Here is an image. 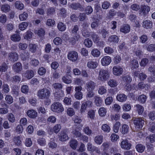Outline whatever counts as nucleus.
<instances>
[{
	"label": "nucleus",
	"mask_w": 155,
	"mask_h": 155,
	"mask_svg": "<svg viewBox=\"0 0 155 155\" xmlns=\"http://www.w3.org/2000/svg\"><path fill=\"white\" fill-rule=\"evenodd\" d=\"M51 95L50 91L45 87L38 90L37 95L39 98L41 99H48Z\"/></svg>",
	"instance_id": "obj_1"
},
{
	"label": "nucleus",
	"mask_w": 155,
	"mask_h": 155,
	"mask_svg": "<svg viewBox=\"0 0 155 155\" xmlns=\"http://www.w3.org/2000/svg\"><path fill=\"white\" fill-rule=\"evenodd\" d=\"M109 76L108 70L101 69L99 71L98 79L102 81H105L109 78Z\"/></svg>",
	"instance_id": "obj_2"
},
{
	"label": "nucleus",
	"mask_w": 155,
	"mask_h": 155,
	"mask_svg": "<svg viewBox=\"0 0 155 155\" xmlns=\"http://www.w3.org/2000/svg\"><path fill=\"white\" fill-rule=\"evenodd\" d=\"M51 109L53 111L57 113L61 112L64 109L61 104L59 102H54L51 106Z\"/></svg>",
	"instance_id": "obj_3"
},
{
	"label": "nucleus",
	"mask_w": 155,
	"mask_h": 155,
	"mask_svg": "<svg viewBox=\"0 0 155 155\" xmlns=\"http://www.w3.org/2000/svg\"><path fill=\"white\" fill-rule=\"evenodd\" d=\"M133 121L135 127L138 129H141L144 124V121L141 118H135Z\"/></svg>",
	"instance_id": "obj_4"
},
{
	"label": "nucleus",
	"mask_w": 155,
	"mask_h": 155,
	"mask_svg": "<svg viewBox=\"0 0 155 155\" xmlns=\"http://www.w3.org/2000/svg\"><path fill=\"white\" fill-rule=\"evenodd\" d=\"M68 129H65L61 131L59 134V140L61 141H64L69 139L67 134Z\"/></svg>",
	"instance_id": "obj_5"
},
{
	"label": "nucleus",
	"mask_w": 155,
	"mask_h": 155,
	"mask_svg": "<svg viewBox=\"0 0 155 155\" xmlns=\"http://www.w3.org/2000/svg\"><path fill=\"white\" fill-rule=\"evenodd\" d=\"M69 7L72 9L75 10L79 9L81 11H82L84 9L83 6L78 2L73 3L69 5Z\"/></svg>",
	"instance_id": "obj_6"
},
{
	"label": "nucleus",
	"mask_w": 155,
	"mask_h": 155,
	"mask_svg": "<svg viewBox=\"0 0 155 155\" xmlns=\"http://www.w3.org/2000/svg\"><path fill=\"white\" fill-rule=\"evenodd\" d=\"M68 58L73 61H76L78 58V53L75 51H71L68 54Z\"/></svg>",
	"instance_id": "obj_7"
},
{
	"label": "nucleus",
	"mask_w": 155,
	"mask_h": 155,
	"mask_svg": "<svg viewBox=\"0 0 155 155\" xmlns=\"http://www.w3.org/2000/svg\"><path fill=\"white\" fill-rule=\"evenodd\" d=\"M150 11V7L147 5H144L141 8L140 11V14L143 17H145Z\"/></svg>",
	"instance_id": "obj_8"
},
{
	"label": "nucleus",
	"mask_w": 155,
	"mask_h": 155,
	"mask_svg": "<svg viewBox=\"0 0 155 155\" xmlns=\"http://www.w3.org/2000/svg\"><path fill=\"white\" fill-rule=\"evenodd\" d=\"M113 72L114 75L119 76L122 74L123 69L121 67L116 66L113 68Z\"/></svg>",
	"instance_id": "obj_9"
},
{
	"label": "nucleus",
	"mask_w": 155,
	"mask_h": 155,
	"mask_svg": "<svg viewBox=\"0 0 155 155\" xmlns=\"http://www.w3.org/2000/svg\"><path fill=\"white\" fill-rule=\"evenodd\" d=\"M111 59L109 56H105L102 58L101 60V63L103 66L108 65L111 62Z\"/></svg>",
	"instance_id": "obj_10"
},
{
	"label": "nucleus",
	"mask_w": 155,
	"mask_h": 155,
	"mask_svg": "<svg viewBox=\"0 0 155 155\" xmlns=\"http://www.w3.org/2000/svg\"><path fill=\"white\" fill-rule=\"evenodd\" d=\"M12 68L14 72L18 73L22 70V67L21 64L19 62H18L13 64Z\"/></svg>",
	"instance_id": "obj_11"
},
{
	"label": "nucleus",
	"mask_w": 155,
	"mask_h": 155,
	"mask_svg": "<svg viewBox=\"0 0 155 155\" xmlns=\"http://www.w3.org/2000/svg\"><path fill=\"white\" fill-rule=\"evenodd\" d=\"M8 59L11 61L14 62L17 61L18 59V55L15 52H12L9 54Z\"/></svg>",
	"instance_id": "obj_12"
},
{
	"label": "nucleus",
	"mask_w": 155,
	"mask_h": 155,
	"mask_svg": "<svg viewBox=\"0 0 155 155\" xmlns=\"http://www.w3.org/2000/svg\"><path fill=\"white\" fill-rule=\"evenodd\" d=\"M23 76L26 78L28 79H30L33 77L34 75V71L32 70H29L26 71L22 74Z\"/></svg>",
	"instance_id": "obj_13"
},
{
	"label": "nucleus",
	"mask_w": 155,
	"mask_h": 155,
	"mask_svg": "<svg viewBox=\"0 0 155 155\" xmlns=\"http://www.w3.org/2000/svg\"><path fill=\"white\" fill-rule=\"evenodd\" d=\"M131 145V143H129L127 140H123L121 143V147L124 149H130Z\"/></svg>",
	"instance_id": "obj_14"
},
{
	"label": "nucleus",
	"mask_w": 155,
	"mask_h": 155,
	"mask_svg": "<svg viewBox=\"0 0 155 155\" xmlns=\"http://www.w3.org/2000/svg\"><path fill=\"white\" fill-rule=\"evenodd\" d=\"M87 90H93L96 86V83L92 81H90L86 84Z\"/></svg>",
	"instance_id": "obj_15"
},
{
	"label": "nucleus",
	"mask_w": 155,
	"mask_h": 155,
	"mask_svg": "<svg viewBox=\"0 0 155 155\" xmlns=\"http://www.w3.org/2000/svg\"><path fill=\"white\" fill-rule=\"evenodd\" d=\"M91 102L90 101L84 102L82 104L80 109V112L81 113H84L86 110V108L88 106L90 105Z\"/></svg>",
	"instance_id": "obj_16"
},
{
	"label": "nucleus",
	"mask_w": 155,
	"mask_h": 155,
	"mask_svg": "<svg viewBox=\"0 0 155 155\" xmlns=\"http://www.w3.org/2000/svg\"><path fill=\"white\" fill-rule=\"evenodd\" d=\"M98 65V63L96 61L92 60L89 61L87 63V66L89 68L94 69L96 68Z\"/></svg>",
	"instance_id": "obj_17"
},
{
	"label": "nucleus",
	"mask_w": 155,
	"mask_h": 155,
	"mask_svg": "<svg viewBox=\"0 0 155 155\" xmlns=\"http://www.w3.org/2000/svg\"><path fill=\"white\" fill-rule=\"evenodd\" d=\"M26 114L28 117L33 119L35 118L37 115V112L33 110H28L27 111Z\"/></svg>",
	"instance_id": "obj_18"
},
{
	"label": "nucleus",
	"mask_w": 155,
	"mask_h": 155,
	"mask_svg": "<svg viewBox=\"0 0 155 155\" xmlns=\"http://www.w3.org/2000/svg\"><path fill=\"white\" fill-rule=\"evenodd\" d=\"M1 10L4 12L6 13L8 12L10 10V6L8 4H4L1 6Z\"/></svg>",
	"instance_id": "obj_19"
},
{
	"label": "nucleus",
	"mask_w": 155,
	"mask_h": 155,
	"mask_svg": "<svg viewBox=\"0 0 155 155\" xmlns=\"http://www.w3.org/2000/svg\"><path fill=\"white\" fill-rule=\"evenodd\" d=\"M94 103L97 106H100L102 104L103 100L101 98L98 96L94 97Z\"/></svg>",
	"instance_id": "obj_20"
},
{
	"label": "nucleus",
	"mask_w": 155,
	"mask_h": 155,
	"mask_svg": "<svg viewBox=\"0 0 155 155\" xmlns=\"http://www.w3.org/2000/svg\"><path fill=\"white\" fill-rule=\"evenodd\" d=\"M137 151L139 153H142L145 149V146L141 144H137L135 147Z\"/></svg>",
	"instance_id": "obj_21"
},
{
	"label": "nucleus",
	"mask_w": 155,
	"mask_h": 155,
	"mask_svg": "<svg viewBox=\"0 0 155 155\" xmlns=\"http://www.w3.org/2000/svg\"><path fill=\"white\" fill-rule=\"evenodd\" d=\"M136 110L137 112L139 115H141L144 111L143 107L139 104H137L134 107Z\"/></svg>",
	"instance_id": "obj_22"
},
{
	"label": "nucleus",
	"mask_w": 155,
	"mask_h": 155,
	"mask_svg": "<svg viewBox=\"0 0 155 155\" xmlns=\"http://www.w3.org/2000/svg\"><path fill=\"white\" fill-rule=\"evenodd\" d=\"M10 38L12 41L14 42L19 41L21 39V36L18 34H13L11 36Z\"/></svg>",
	"instance_id": "obj_23"
},
{
	"label": "nucleus",
	"mask_w": 155,
	"mask_h": 155,
	"mask_svg": "<svg viewBox=\"0 0 155 155\" xmlns=\"http://www.w3.org/2000/svg\"><path fill=\"white\" fill-rule=\"evenodd\" d=\"M130 30V27L128 25H126L122 27L120 29V31L124 33H127L129 32Z\"/></svg>",
	"instance_id": "obj_24"
},
{
	"label": "nucleus",
	"mask_w": 155,
	"mask_h": 155,
	"mask_svg": "<svg viewBox=\"0 0 155 155\" xmlns=\"http://www.w3.org/2000/svg\"><path fill=\"white\" fill-rule=\"evenodd\" d=\"M117 98L118 101L123 102L126 100L127 97L124 94H120L117 95Z\"/></svg>",
	"instance_id": "obj_25"
},
{
	"label": "nucleus",
	"mask_w": 155,
	"mask_h": 155,
	"mask_svg": "<svg viewBox=\"0 0 155 155\" xmlns=\"http://www.w3.org/2000/svg\"><path fill=\"white\" fill-rule=\"evenodd\" d=\"M119 39L118 37L116 35H112L109 37L108 39L109 41L114 43H117Z\"/></svg>",
	"instance_id": "obj_26"
},
{
	"label": "nucleus",
	"mask_w": 155,
	"mask_h": 155,
	"mask_svg": "<svg viewBox=\"0 0 155 155\" xmlns=\"http://www.w3.org/2000/svg\"><path fill=\"white\" fill-rule=\"evenodd\" d=\"M93 44L92 41L89 38L85 39L84 42V44L85 46L88 48H91Z\"/></svg>",
	"instance_id": "obj_27"
},
{
	"label": "nucleus",
	"mask_w": 155,
	"mask_h": 155,
	"mask_svg": "<svg viewBox=\"0 0 155 155\" xmlns=\"http://www.w3.org/2000/svg\"><path fill=\"white\" fill-rule=\"evenodd\" d=\"M143 26L146 28H150L152 27V22L149 20H146L143 22Z\"/></svg>",
	"instance_id": "obj_28"
},
{
	"label": "nucleus",
	"mask_w": 155,
	"mask_h": 155,
	"mask_svg": "<svg viewBox=\"0 0 155 155\" xmlns=\"http://www.w3.org/2000/svg\"><path fill=\"white\" fill-rule=\"evenodd\" d=\"M15 6L16 8L21 10H22L24 7L23 4L21 2L18 1H16L15 2Z\"/></svg>",
	"instance_id": "obj_29"
},
{
	"label": "nucleus",
	"mask_w": 155,
	"mask_h": 155,
	"mask_svg": "<svg viewBox=\"0 0 155 155\" xmlns=\"http://www.w3.org/2000/svg\"><path fill=\"white\" fill-rule=\"evenodd\" d=\"M108 84L110 87H116L118 84L117 82L114 79H110L108 82Z\"/></svg>",
	"instance_id": "obj_30"
},
{
	"label": "nucleus",
	"mask_w": 155,
	"mask_h": 155,
	"mask_svg": "<svg viewBox=\"0 0 155 155\" xmlns=\"http://www.w3.org/2000/svg\"><path fill=\"white\" fill-rule=\"evenodd\" d=\"M64 91L61 90L54 94V96L58 100L64 97Z\"/></svg>",
	"instance_id": "obj_31"
},
{
	"label": "nucleus",
	"mask_w": 155,
	"mask_h": 155,
	"mask_svg": "<svg viewBox=\"0 0 155 155\" xmlns=\"http://www.w3.org/2000/svg\"><path fill=\"white\" fill-rule=\"evenodd\" d=\"M129 127V126L126 124H124L122 126L121 130V133L123 134H125L128 132Z\"/></svg>",
	"instance_id": "obj_32"
},
{
	"label": "nucleus",
	"mask_w": 155,
	"mask_h": 155,
	"mask_svg": "<svg viewBox=\"0 0 155 155\" xmlns=\"http://www.w3.org/2000/svg\"><path fill=\"white\" fill-rule=\"evenodd\" d=\"M57 27L58 30L61 31H64L66 28L65 25L61 22H59L58 23Z\"/></svg>",
	"instance_id": "obj_33"
},
{
	"label": "nucleus",
	"mask_w": 155,
	"mask_h": 155,
	"mask_svg": "<svg viewBox=\"0 0 155 155\" xmlns=\"http://www.w3.org/2000/svg\"><path fill=\"white\" fill-rule=\"evenodd\" d=\"M70 145L72 148L76 149L78 146L77 141L75 139L71 140L70 142Z\"/></svg>",
	"instance_id": "obj_34"
},
{
	"label": "nucleus",
	"mask_w": 155,
	"mask_h": 155,
	"mask_svg": "<svg viewBox=\"0 0 155 155\" xmlns=\"http://www.w3.org/2000/svg\"><path fill=\"white\" fill-rule=\"evenodd\" d=\"M100 51L97 49L94 48L91 51V54L94 57H98L100 54Z\"/></svg>",
	"instance_id": "obj_35"
},
{
	"label": "nucleus",
	"mask_w": 155,
	"mask_h": 155,
	"mask_svg": "<svg viewBox=\"0 0 155 155\" xmlns=\"http://www.w3.org/2000/svg\"><path fill=\"white\" fill-rule=\"evenodd\" d=\"M28 15L26 12H24L23 13L20 15L19 16V18L21 21H25L27 18Z\"/></svg>",
	"instance_id": "obj_36"
},
{
	"label": "nucleus",
	"mask_w": 155,
	"mask_h": 155,
	"mask_svg": "<svg viewBox=\"0 0 155 155\" xmlns=\"http://www.w3.org/2000/svg\"><path fill=\"white\" fill-rule=\"evenodd\" d=\"M94 95V93L93 90H87L86 97L87 100L93 97Z\"/></svg>",
	"instance_id": "obj_37"
},
{
	"label": "nucleus",
	"mask_w": 155,
	"mask_h": 155,
	"mask_svg": "<svg viewBox=\"0 0 155 155\" xmlns=\"http://www.w3.org/2000/svg\"><path fill=\"white\" fill-rule=\"evenodd\" d=\"M130 64L132 66L131 69L133 70L139 67L138 61L135 60H133L131 61Z\"/></svg>",
	"instance_id": "obj_38"
},
{
	"label": "nucleus",
	"mask_w": 155,
	"mask_h": 155,
	"mask_svg": "<svg viewBox=\"0 0 155 155\" xmlns=\"http://www.w3.org/2000/svg\"><path fill=\"white\" fill-rule=\"evenodd\" d=\"M28 24L26 22H22L19 25V28L21 31H23L28 26Z\"/></svg>",
	"instance_id": "obj_39"
},
{
	"label": "nucleus",
	"mask_w": 155,
	"mask_h": 155,
	"mask_svg": "<svg viewBox=\"0 0 155 155\" xmlns=\"http://www.w3.org/2000/svg\"><path fill=\"white\" fill-rule=\"evenodd\" d=\"M37 48V46L35 44H30L29 46V51L33 53L36 52Z\"/></svg>",
	"instance_id": "obj_40"
},
{
	"label": "nucleus",
	"mask_w": 155,
	"mask_h": 155,
	"mask_svg": "<svg viewBox=\"0 0 155 155\" xmlns=\"http://www.w3.org/2000/svg\"><path fill=\"white\" fill-rule=\"evenodd\" d=\"M146 49L147 51L150 52H153L155 51V44H150L147 45L146 46Z\"/></svg>",
	"instance_id": "obj_41"
},
{
	"label": "nucleus",
	"mask_w": 155,
	"mask_h": 155,
	"mask_svg": "<svg viewBox=\"0 0 155 155\" xmlns=\"http://www.w3.org/2000/svg\"><path fill=\"white\" fill-rule=\"evenodd\" d=\"M103 136H97L94 138V141L97 144H100L103 142Z\"/></svg>",
	"instance_id": "obj_42"
},
{
	"label": "nucleus",
	"mask_w": 155,
	"mask_h": 155,
	"mask_svg": "<svg viewBox=\"0 0 155 155\" xmlns=\"http://www.w3.org/2000/svg\"><path fill=\"white\" fill-rule=\"evenodd\" d=\"M8 119L9 121L12 123L15 122V118L14 115L12 113H9L8 114Z\"/></svg>",
	"instance_id": "obj_43"
},
{
	"label": "nucleus",
	"mask_w": 155,
	"mask_h": 155,
	"mask_svg": "<svg viewBox=\"0 0 155 155\" xmlns=\"http://www.w3.org/2000/svg\"><path fill=\"white\" fill-rule=\"evenodd\" d=\"M147 97L145 95H140L138 97V101L139 102L141 103H144L146 101Z\"/></svg>",
	"instance_id": "obj_44"
},
{
	"label": "nucleus",
	"mask_w": 155,
	"mask_h": 155,
	"mask_svg": "<svg viewBox=\"0 0 155 155\" xmlns=\"http://www.w3.org/2000/svg\"><path fill=\"white\" fill-rule=\"evenodd\" d=\"M146 140L147 141H149L151 143H153L155 142V135H150L149 136L147 137Z\"/></svg>",
	"instance_id": "obj_45"
},
{
	"label": "nucleus",
	"mask_w": 155,
	"mask_h": 155,
	"mask_svg": "<svg viewBox=\"0 0 155 155\" xmlns=\"http://www.w3.org/2000/svg\"><path fill=\"white\" fill-rule=\"evenodd\" d=\"M71 133L74 135V137L76 138L80 137L81 135L80 132L76 129H74Z\"/></svg>",
	"instance_id": "obj_46"
},
{
	"label": "nucleus",
	"mask_w": 155,
	"mask_h": 155,
	"mask_svg": "<svg viewBox=\"0 0 155 155\" xmlns=\"http://www.w3.org/2000/svg\"><path fill=\"white\" fill-rule=\"evenodd\" d=\"M13 141L15 144L17 146H20L21 144V138L19 136L15 137L13 139Z\"/></svg>",
	"instance_id": "obj_47"
},
{
	"label": "nucleus",
	"mask_w": 155,
	"mask_h": 155,
	"mask_svg": "<svg viewBox=\"0 0 155 155\" xmlns=\"http://www.w3.org/2000/svg\"><path fill=\"white\" fill-rule=\"evenodd\" d=\"M101 129L104 132H109L110 130V127L107 124H103L101 126Z\"/></svg>",
	"instance_id": "obj_48"
},
{
	"label": "nucleus",
	"mask_w": 155,
	"mask_h": 155,
	"mask_svg": "<svg viewBox=\"0 0 155 155\" xmlns=\"http://www.w3.org/2000/svg\"><path fill=\"white\" fill-rule=\"evenodd\" d=\"M110 5V2L107 1H105L102 4V8L104 9H107Z\"/></svg>",
	"instance_id": "obj_49"
},
{
	"label": "nucleus",
	"mask_w": 155,
	"mask_h": 155,
	"mask_svg": "<svg viewBox=\"0 0 155 155\" xmlns=\"http://www.w3.org/2000/svg\"><path fill=\"white\" fill-rule=\"evenodd\" d=\"M93 11V9L91 6H88L85 9V14L89 15L91 14Z\"/></svg>",
	"instance_id": "obj_50"
},
{
	"label": "nucleus",
	"mask_w": 155,
	"mask_h": 155,
	"mask_svg": "<svg viewBox=\"0 0 155 155\" xmlns=\"http://www.w3.org/2000/svg\"><path fill=\"white\" fill-rule=\"evenodd\" d=\"M107 92V90L106 87L103 86L99 87L98 91V93L100 94H103Z\"/></svg>",
	"instance_id": "obj_51"
},
{
	"label": "nucleus",
	"mask_w": 155,
	"mask_h": 155,
	"mask_svg": "<svg viewBox=\"0 0 155 155\" xmlns=\"http://www.w3.org/2000/svg\"><path fill=\"white\" fill-rule=\"evenodd\" d=\"M120 125V123L119 122H117L115 123L113 127V130L114 132L117 133L118 132Z\"/></svg>",
	"instance_id": "obj_52"
},
{
	"label": "nucleus",
	"mask_w": 155,
	"mask_h": 155,
	"mask_svg": "<svg viewBox=\"0 0 155 155\" xmlns=\"http://www.w3.org/2000/svg\"><path fill=\"white\" fill-rule=\"evenodd\" d=\"M5 100L8 104H10L13 102V98L10 95H7L5 97Z\"/></svg>",
	"instance_id": "obj_53"
},
{
	"label": "nucleus",
	"mask_w": 155,
	"mask_h": 155,
	"mask_svg": "<svg viewBox=\"0 0 155 155\" xmlns=\"http://www.w3.org/2000/svg\"><path fill=\"white\" fill-rule=\"evenodd\" d=\"M87 150L89 151L93 152L96 150V147L92 145L91 143H88L87 144Z\"/></svg>",
	"instance_id": "obj_54"
},
{
	"label": "nucleus",
	"mask_w": 155,
	"mask_h": 155,
	"mask_svg": "<svg viewBox=\"0 0 155 155\" xmlns=\"http://www.w3.org/2000/svg\"><path fill=\"white\" fill-rule=\"evenodd\" d=\"M8 68V65L5 62L3 63L0 66V69L2 72H5Z\"/></svg>",
	"instance_id": "obj_55"
},
{
	"label": "nucleus",
	"mask_w": 155,
	"mask_h": 155,
	"mask_svg": "<svg viewBox=\"0 0 155 155\" xmlns=\"http://www.w3.org/2000/svg\"><path fill=\"white\" fill-rule=\"evenodd\" d=\"M55 12V9L51 7L48 9L46 13L48 16H50L53 14Z\"/></svg>",
	"instance_id": "obj_56"
},
{
	"label": "nucleus",
	"mask_w": 155,
	"mask_h": 155,
	"mask_svg": "<svg viewBox=\"0 0 155 155\" xmlns=\"http://www.w3.org/2000/svg\"><path fill=\"white\" fill-rule=\"evenodd\" d=\"M91 36L94 42L97 41L100 39V38L98 35L94 33H92L91 35Z\"/></svg>",
	"instance_id": "obj_57"
},
{
	"label": "nucleus",
	"mask_w": 155,
	"mask_h": 155,
	"mask_svg": "<svg viewBox=\"0 0 155 155\" xmlns=\"http://www.w3.org/2000/svg\"><path fill=\"white\" fill-rule=\"evenodd\" d=\"M18 46L19 49L24 50L27 48L28 45L25 43H20L19 44Z\"/></svg>",
	"instance_id": "obj_58"
},
{
	"label": "nucleus",
	"mask_w": 155,
	"mask_h": 155,
	"mask_svg": "<svg viewBox=\"0 0 155 155\" xmlns=\"http://www.w3.org/2000/svg\"><path fill=\"white\" fill-rule=\"evenodd\" d=\"M127 14V11L126 9H124V11H122L121 10L117 12V15L122 18L125 16V15Z\"/></svg>",
	"instance_id": "obj_59"
},
{
	"label": "nucleus",
	"mask_w": 155,
	"mask_h": 155,
	"mask_svg": "<svg viewBox=\"0 0 155 155\" xmlns=\"http://www.w3.org/2000/svg\"><path fill=\"white\" fill-rule=\"evenodd\" d=\"M67 114L70 116H72L75 114L74 110L72 108H69L67 110Z\"/></svg>",
	"instance_id": "obj_60"
},
{
	"label": "nucleus",
	"mask_w": 155,
	"mask_h": 155,
	"mask_svg": "<svg viewBox=\"0 0 155 155\" xmlns=\"http://www.w3.org/2000/svg\"><path fill=\"white\" fill-rule=\"evenodd\" d=\"M32 32L30 31H27L25 34L24 36L25 39L28 40L31 38L32 36Z\"/></svg>",
	"instance_id": "obj_61"
},
{
	"label": "nucleus",
	"mask_w": 155,
	"mask_h": 155,
	"mask_svg": "<svg viewBox=\"0 0 155 155\" xmlns=\"http://www.w3.org/2000/svg\"><path fill=\"white\" fill-rule=\"evenodd\" d=\"M84 132L88 135H90L92 133V131L90 129L88 126H85L84 127L83 129Z\"/></svg>",
	"instance_id": "obj_62"
},
{
	"label": "nucleus",
	"mask_w": 155,
	"mask_h": 155,
	"mask_svg": "<svg viewBox=\"0 0 155 155\" xmlns=\"http://www.w3.org/2000/svg\"><path fill=\"white\" fill-rule=\"evenodd\" d=\"M79 18L80 21H83L87 19L86 14L84 13H80V14Z\"/></svg>",
	"instance_id": "obj_63"
},
{
	"label": "nucleus",
	"mask_w": 155,
	"mask_h": 155,
	"mask_svg": "<svg viewBox=\"0 0 155 155\" xmlns=\"http://www.w3.org/2000/svg\"><path fill=\"white\" fill-rule=\"evenodd\" d=\"M99 114L101 116H104L106 114V109L103 107H101L100 108L99 110Z\"/></svg>",
	"instance_id": "obj_64"
}]
</instances>
